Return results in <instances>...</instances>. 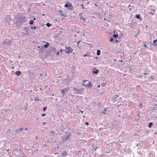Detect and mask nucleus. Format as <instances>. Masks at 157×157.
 <instances>
[{
	"instance_id": "39",
	"label": "nucleus",
	"mask_w": 157,
	"mask_h": 157,
	"mask_svg": "<svg viewBox=\"0 0 157 157\" xmlns=\"http://www.w3.org/2000/svg\"><path fill=\"white\" fill-rule=\"evenodd\" d=\"M45 124H46V123H45H45H43V125H45Z\"/></svg>"
},
{
	"instance_id": "36",
	"label": "nucleus",
	"mask_w": 157,
	"mask_h": 157,
	"mask_svg": "<svg viewBox=\"0 0 157 157\" xmlns=\"http://www.w3.org/2000/svg\"><path fill=\"white\" fill-rule=\"evenodd\" d=\"M104 111H106V108H105V109H104Z\"/></svg>"
},
{
	"instance_id": "5",
	"label": "nucleus",
	"mask_w": 157,
	"mask_h": 157,
	"mask_svg": "<svg viewBox=\"0 0 157 157\" xmlns=\"http://www.w3.org/2000/svg\"><path fill=\"white\" fill-rule=\"evenodd\" d=\"M69 90V87H67V88L63 89L61 91V92L62 94H63V95H64V94L67 92V91Z\"/></svg>"
},
{
	"instance_id": "6",
	"label": "nucleus",
	"mask_w": 157,
	"mask_h": 157,
	"mask_svg": "<svg viewBox=\"0 0 157 157\" xmlns=\"http://www.w3.org/2000/svg\"><path fill=\"white\" fill-rule=\"evenodd\" d=\"M78 15L80 16V19L82 20L83 21H85L86 20V19L82 16V13H80L78 14Z\"/></svg>"
},
{
	"instance_id": "55",
	"label": "nucleus",
	"mask_w": 157,
	"mask_h": 157,
	"mask_svg": "<svg viewBox=\"0 0 157 157\" xmlns=\"http://www.w3.org/2000/svg\"><path fill=\"white\" fill-rule=\"evenodd\" d=\"M156 40V41H157V39Z\"/></svg>"
},
{
	"instance_id": "17",
	"label": "nucleus",
	"mask_w": 157,
	"mask_h": 157,
	"mask_svg": "<svg viewBox=\"0 0 157 157\" xmlns=\"http://www.w3.org/2000/svg\"><path fill=\"white\" fill-rule=\"evenodd\" d=\"M118 36V35L117 34H114L113 35V37L114 38H117Z\"/></svg>"
},
{
	"instance_id": "25",
	"label": "nucleus",
	"mask_w": 157,
	"mask_h": 157,
	"mask_svg": "<svg viewBox=\"0 0 157 157\" xmlns=\"http://www.w3.org/2000/svg\"><path fill=\"white\" fill-rule=\"evenodd\" d=\"M80 42V41H79V42H78V44H77V46H78V47L79 48H80V47L79 46V45H78V44H79V43Z\"/></svg>"
},
{
	"instance_id": "30",
	"label": "nucleus",
	"mask_w": 157,
	"mask_h": 157,
	"mask_svg": "<svg viewBox=\"0 0 157 157\" xmlns=\"http://www.w3.org/2000/svg\"><path fill=\"white\" fill-rule=\"evenodd\" d=\"M113 40V38H111L110 39V41L111 42H112Z\"/></svg>"
},
{
	"instance_id": "43",
	"label": "nucleus",
	"mask_w": 157,
	"mask_h": 157,
	"mask_svg": "<svg viewBox=\"0 0 157 157\" xmlns=\"http://www.w3.org/2000/svg\"><path fill=\"white\" fill-rule=\"evenodd\" d=\"M116 42H118V40H116V41H115Z\"/></svg>"
},
{
	"instance_id": "18",
	"label": "nucleus",
	"mask_w": 157,
	"mask_h": 157,
	"mask_svg": "<svg viewBox=\"0 0 157 157\" xmlns=\"http://www.w3.org/2000/svg\"><path fill=\"white\" fill-rule=\"evenodd\" d=\"M98 72H99V71H98V70H96L95 71H93V73L96 74H97Z\"/></svg>"
},
{
	"instance_id": "13",
	"label": "nucleus",
	"mask_w": 157,
	"mask_h": 157,
	"mask_svg": "<svg viewBox=\"0 0 157 157\" xmlns=\"http://www.w3.org/2000/svg\"><path fill=\"white\" fill-rule=\"evenodd\" d=\"M21 74V72L20 71H17L15 73L16 75L17 76H19Z\"/></svg>"
},
{
	"instance_id": "11",
	"label": "nucleus",
	"mask_w": 157,
	"mask_h": 157,
	"mask_svg": "<svg viewBox=\"0 0 157 157\" xmlns=\"http://www.w3.org/2000/svg\"><path fill=\"white\" fill-rule=\"evenodd\" d=\"M67 153L66 151H64L61 153L62 156H66L67 155Z\"/></svg>"
},
{
	"instance_id": "35",
	"label": "nucleus",
	"mask_w": 157,
	"mask_h": 157,
	"mask_svg": "<svg viewBox=\"0 0 157 157\" xmlns=\"http://www.w3.org/2000/svg\"><path fill=\"white\" fill-rule=\"evenodd\" d=\"M87 56L86 54L85 55H84V56H84V57H85V56Z\"/></svg>"
},
{
	"instance_id": "21",
	"label": "nucleus",
	"mask_w": 157,
	"mask_h": 157,
	"mask_svg": "<svg viewBox=\"0 0 157 157\" xmlns=\"http://www.w3.org/2000/svg\"><path fill=\"white\" fill-rule=\"evenodd\" d=\"M47 108V107H45L44 108H43V110H44V111H45Z\"/></svg>"
},
{
	"instance_id": "12",
	"label": "nucleus",
	"mask_w": 157,
	"mask_h": 157,
	"mask_svg": "<svg viewBox=\"0 0 157 157\" xmlns=\"http://www.w3.org/2000/svg\"><path fill=\"white\" fill-rule=\"evenodd\" d=\"M148 44V43H147L146 42H144L143 43V44H144V48H148V47L147 46V44Z\"/></svg>"
},
{
	"instance_id": "26",
	"label": "nucleus",
	"mask_w": 157,
	"mask_h": 157,
	"mask_svg": "<svg viewBox=\"0 0 157 157\" xmlns=\"http://www.w3.org/2000/svg\"><path fill=\"white\" fill-rule=\"evenodd\" d=\"M51 133L52 134H53L54 133V131H52L51 132Z\"/></svg>"
},
{
	"instance_id": "24",
	"label": "nucleus",
	"mask_w": 157,
	"mask_h": 157,
	"mask_svg": "<svg viewBox=\"0 0 157 157\" xmlns=\"http://www.w3.org/2000/svg\"><path fill=\"white\" fill-rule=\"evenodd\" d=\"M44 157H51L50 155L49 156V155H45Z\"/></svg>"
},
{
	"instance_id": "47",
	"label": "nucleus",
	"mask_w": 157,
	"mask_h": 157,
	"mask_svg": "<svg viewBox=\"0 0 157 157\" xmlns=\"http://www.w3.org/2000/svg\"><path fill=\"white\" fill-rule=\"evenodd\" d=\"M120 62H123V61H122V60H121V61H120Z\"/></svg>"
},
{
	"instance_id": "19",
	"label": "nucleus",
	"mask_w": 157,
	"mask_h": 157,
	"mask_svg": "<svg viewBox=\"0 0 157 157\" xmlns=\"http://www.w3.org/2000/svg\"><path fill=\"white\" fill-rule=\"evenodd\" d=\"M34 21L33 20H31L30 21L29 23L30 24H32L34 23Z\"/></svg>"
},
{
	"instance_id": "38",
	"label": "nucleus",
	"mask_w": 157,
	"mask_h": 157,
	"mask_svg": "<svg viewBox=\"0 0 157 157\" xmlns=\"http://www.w3.org/2000/svg\"><path fill=\"white\" fill-rule=\"evenodd\" d=\"M81 6H82L83 9H84V7L83 5H82Z\"/></svg>"
},
{
	"instance_id": "53",
	"label": "nucleus",
	"mask_w": 157,
	"mask_h": 157,
	"mask_svg": "<svg viewBox=\"0 0 157 157\" xmlns=\"http://www.w3.org/2000/svg\"><path fill=\"white\" fill-rule=\"evenodd\" d=\"M140 77L141 78V77H142V76H141H141H140Z\"/></svg>"
},
{
	"instance_id": "37",
	"label": "nucleus",
	"mask_w": 157,
	"mask_h": 157,
	"mask_svg": "<svg viewBox=\"0 0 157 157\" xmlns=\"http://www.w3.org/2000/svg\"><path fill=\"white\" fill-rule=\"evenodd\" d=\"M46 145V144H43V147H44L45 145Z\"/></svg>"
},
{
	"instance_id": "32",
	"label": "nucleus",
	"mask_w": 157,
	"mask_h": 157,
	"mask_svg": "<svg viewBox=\"0 0 157 157\" xmlns=\"http://www.w3.org/2000/svg\"><path fill=\"white\" fill-rule=\"evenodd\" d=\"M37 29V28L36 27H33V29Z\"/></svg>"
},
{
	"instance_id": "2",
	"label": "nucleus",
	"mask_w": 157,
	"mask_h": 157,
	"mask_svg": "<svg viewBox=\"0 0 157 157\" xmlns=\"http://www.w3.org/2000/svg\"><path fill=\"white\" fill-rule=\"evenodd\" d=\"M64 6L65 7L67 8L68 10H73L74 9V7L72 3L68 1L67 2V3Z\"/></svg>"
},
{
	"instance_id": "3",
	"label": "nucleus",
	"mask_w": 157,
	"mask_h": 157,
	"mask_svg": "<svg viewBox=\"0 0 157 157\" xmlns=\"http://www.w3.org/2000/svg\"><path fill=\"white\" fill-rule=\"evenodd\" d=\"M73 49H72L70 47H65V51L67 54L72 53L73 52Z\"/></svg>"
},
{
	"instance_id": "41",
	"label": "nucleus",
	"mask_w": 157,
	"mask_h": 157,
	"mask_svg": "<svg viewBox=\"0 0 157 157\" xmlns=\"http://www.w3.org/2000/svg\"><path fill=\"white\" fill-rule=\"evenodd\" d=\"M144 75H147V74L146 73H144Z\"/></svg>"
},
{
	"instance_id": "42",
	"label": "nucleus",
	"mask_w": 157,
	"mask_h": 157,
	"mask_svg": "<svg viewBox=\"0 0 157 157\" xmlns=\"http://www.w3.org/2000/svg\"><path fill=\"white\" fill-rule=\"evenodd\" d=\"M31 28L32 29H33V27L31 26Z\"/></svg>"
},
{
	"instance_id": "10",
	"label": "nucleus",
	"mask_w": 157,
	"mask_h": 157,
	"mask_svg": "<svg viewBox=\"0 0 157 157\" xmlns=\"http://www.w3.org/2000/svg\"><path fill=\"white\" fill-rule=\"evenodd\" d=\"M23 130V128H19V129H17L15 131V132L16 133H19L20 132H21V131H22Z\"/></svg>"
},
{
	"instance_id": "34",
	"label": "nucleus",
	"mask_w": 157,
	"mask_h": 157,
	"mask_svg": "<svg viewBox=\"0 0 157 157\" xmlns=\"http://www.w3.org/2000/svg\"><path fill=\"white\" fill-rule=\"evenodd\" d=\"M53 50L54 51V50H56V48H55V47H54L53 48Z\"/></svg>"
},
{
	"instance_id": "9",
	"label": "nucleus",
	"mask_w": 157,
	"mask_h": 157,
	"mask_svg": "<svg viewBox=\"0 0 157 157\" xmlns=\"http://www.w3.org/2000/svg\"><path fill=\"white\" fill-rule=\"evenodd\" d=\"M43 42H44V43H45L46 44H44V47L45 48H48L49 46V44H48V43L47 42H45L44 41H42Z\"/></svg>"
},
{
	"instance_id": "7",
	"label": "nucleus",
	"mask_w": 157,
	"mask_h": 157,
	"mask_svg": "<svg viewBox=\"0 0 157 157\" xmlns=\"http://www.w3.org/2000/svg\"><path fill=\"white\" fill-rule=\"evenodd\" d=\"M84 90L83 88H82V89L77 90V94H82Z\"/></svg>"
},
{
	"instance_id": "54",
	"label": "nucleus",
	"mask_w": 157,
	"mask_h": 157,
	"mask_svg": "<svg viewBox=\"0 0 157 157\" xmlns=\"http://www.w3.org/2000/svg\"><path fill=\"white\" fill-rule=\"evenodd\" d=\"M100 87V86H98V87Z\"/></svg>"
},
{
	"instance_id": "48",
	"label": "nucleus",
	"mask_w": 157,
	"mask_h": 157,
	"mask_svg": "<svg viewBox=\"0 0 157 157\" xmlns=\"http://www.w3.org/2000/svg\"><path fill=\"white\" fill-rule=\"evenodd\" d=\"M25 130H27V128H25Z\"/></svg>"
},
{
	"instance_id": "28",
	"label": "nucleus",
	"mask_w": 157,
	"mask_h": 157,
	"mask_svg": "<svg viewBox=\"0 0 157 157\" xmlns=\"http://www.w3.org/2000/svg\"><path fill=\"white\" fill-rule=\"evenodd\" d=\"M63 51V49H61L60 50V52L61 53Z\"/></svg>"
},
{
	"instance_id": "4",
	"label": "nucleus",
	"mask_w": 157,
	"mask_h": 157,
	"mask_svg": "<svg viewBox=\"0 0 157 157\" xmlns=\"http://www.w3.org/2000/svg\"><path fill=\"white\" fill-rule=\"evenodd\" d=\"M12 43L11 40H9L6 39L3 42V44L4 45H10Z\"/></svg>"
},
{
	"instance_id": "14",
	"label": "nucleus",
	"mask_w": 157,
	"mask_h": 157,
	"mask_svg": "<svg viewBox=\"0 0 157 157\" xmlns=\"http://www.w3.org/2000/svg\"><path fill=\"white\" fill-rule=\"evenodd\" d=\"M136 17L137 19H140V20H142V18H140V14H137L136 15Z\"/></svg>"
},
{
	"instance_id": "51",
	"label": "nucleus",
	"mask_w": 157,
	"mask_h": 157,
	"mask_svg": "<svg viewBox=\"0 0 157 157\" xmlns=\"http://www.w3.org/2000/svg\"><path fill=\"white\" fill-rule=\"evenodd\" d=\"M25 29H26V28H25Z\"/></svg>"
},
{
	"instance_id": "15",
	"label": "nucleus",
	"mask_w": 157,
	"mask_h": 157,
	"mask_svg": "<svg viewBox=\"0 0 157 157\" xmlns=\"http://www.w3.org/2000/svg\"><path fill=\"white\" fill-rule=\"evenodd\" d=\"M100 52H101V51L100 50H97V54L98 56H99L100 55Z\"/></svg>"
},
{
	"instance_id": "52",
	"label": "nucleus",
	"mask_w": 157,
	"mask_h": 157,
	"mask_svg": "<svg viewBox=\"0 0 157 157\" xmlns=\"http://www.w3.org/2000/svg\"><path fill=\"white\" fill-rule=\"evenodd\" d=\"M95 6H97V5H96V4H95Z\"/></svg>"
},
{
	"instance_id": "31",
	"label": "nucleus",
	"mask_w": 157,
	"mask_h": 157,
	"mask_svg": "<svg viewBox=\"0 0 157 157\" xmlns=\"http://www.w3.org/2000/svg\"><path fill=\"white\" fill-rule=\"evenodd\" d=\"M156 41H157L156 40H154L153 42H154V43H156Z\"/></svg>"
},
{
	"instance_id": "20",
	"label": "nucleus",
	"mask_w": 157,
	"mask_h": 157,
	"mask_svg": "<svg viewBox=\"0 0 157 157\" xmlns=\"http://www.w3.org/2000/svg\"><path fill=\"white\" fill-rule=\"evenodd\" d=\"M34 100L36 101H39V100L37 97H36V98H34Z\"/></svg>"
},
{
	"instance_id": "45",
	"label": "nucleus",
	"mask_w": 157,
	"mask_h": 157,
	"mask_svg": "<svg viewBox=\"0 0 157 157\" xmlns=\"http://www.w3.org/2000/svg\"><path fill=\"white\" fill-rule=\"evenodd\" d=\"M14 67H12V68H13V69H14Z\"/></svg>"
},
{
	"instance_id": "1",
	"label": "nucleus",
	"mask_w": 157,
	"mask_h": 157,
	"mask_svg": "<svg viewBox=\"0 0 157 157\" xmlns=\"http://www.w3.org/2000/svg\"><path fill=\"white\" fill-rule=\"evenodd\" d=\"M82 85L86 87V88L91 89L93 87V85L90 81L87 80H85L83 81Z\"/></svg>"
},
{
	"instance_id": "16",
	"label": "nucleus",
	"mask_w": 157,
	"mask_h": 157,
	"mask_svg": "<svg viewBox=\"0 0 157 157\" xmlns=\"http://www.w3.org/2000/svg\"><path fill=\"white\" fill-rule=\"evenodd\" d=\"M153 124L152 123H150L148 125V127L149 128H151V126Z\"/></svg>"
},
{
	"instance_id": "49",
	"label": "nucleus",
	"mask_w": 157,
	"mask_h": 157,
	"mask_svg": "<svg viewBox=\"0 0 157 157\" xmlns=\"http://www.w3.org/2000/svg\"><path fill=\"white\" fill-rule=\"evenodd\" d=\"M140 106H142V104H140Z\"/></svg>"
},
{
	"instance_id": "27",
	"label": "nucleus",
	"mask_w": 157,
	"mask_h": 157,
	"mask_svg": "<svg viewBox=\"0 0 157 157\" xmlns=\"http://www.w3.org/2000/svg\"><path fill=\"white\" fill-rule=\"evenodd\" d=\"M74 90H76V92H77V90H78L76 88H74Z\"/></svg>"
},
{
	"instance_id": "8",
	"label": "nucleus",
	"mask_w": 157,
	"mask_h": 157,
	"mask_svg": "<svg viewBox=\"0 0 157 157\" xmlns=\"http://www.w3.org/2000/svg\"><path fill=\"white\" fill-rule=\"evenodd\" d=\"M70 135H68L67 136H65L64 138V141H67L68 140H70Z\"/></svg>"
},
{
	"instance_id": "22",
	"label": "nucleus",
	"mask_w": 157,
	"mask_h": 157,
	"mask_svg": "<svg viewBox=\"0 0 157 157\" xmlns=\"http://www.w3.org/2000/svg\"><path fill=\"white\" fill-rule=\"evenodd\" d=\"M56 55L57 56L58 55H59V52H56Z\"/></svg>"
},
{
	"instance_id": "46",
	"label": "nucleus",
	"mask_w": 157,
	"mask_h": 157,
	"mask_svg": "<svg viewBox=\"0 0 157 157\" xmlns=\"http://www.w3.org/2000/svg\"><path fill=\"white\" fill-rule=\"evenodd\" d=\"M42 16H44V14H43L42 15Z\"/></svg>"
},
{
	"instance_id": "23",
	"label": "nucleus",
	"mask_w": 157,
	"mask_h": 157,
	"mask_svg": "<svg viewBox=\"0 0 157 157\" xmlns=\"http://www.w3.org/2000/svg\"><path fill=\"white\" fill-rule=\"evenodd\" d=\"M48 27H49L50 26V24L49 23H47L46 25Z\"/></svg>"
},
{
	"instance_id": "40",
	"label": "nucleus",
	"mask_w": 157,
	"mask_h": 157,
	"mask_svg": "<svg viewBox=\"0 0 157 157\" xmlns=\"http://www.w3.org/2000/svg\"><path fill=\"white\" fill-rule=\"evenodd\" d=\"M80 112L82 113H83V111H80Z\"/></svg>"
},
{
	"instance_id": "29",
	"label": "nucleus",
	"mask_w": 157,
	"mask_h": 157,
	"mask_svg": "<svg viewBox=\"0 0 157 157\" xmlns=\"http://www.w3.org/2000/svg\"><path fill=\"white\" fill-rule=\"evenodd\" d=\"M46 115V114L45 113L44 114H42V115H41V116H45V115Z\"/></svg>"
},
{
	"instance_id": "50",
	"label": "nucleus",
	"mask_w": 157,
	"mask_h": 157,
	"mask_svg": "<svg viewBox=\"0 0 157 157\" xmlns=\"http://www.w3.org/2000/svg\"><path fill=\"white\" fill-rule=\"evenodd\" d=\"M130 5H129L128 7H130Z\"/></svg>"
},
{
	"instance_id": "33",
	"label": "nucleus",
	"mask_w": 157,
	"mask_h": 157,
	"mask_svg": "<svg viewBox=\"0 0 157 157\" xmlns=\"http://www.w3.org/2000/svg\"><path fill=\"white\" fill-rule=\"evenodd\" d=\"M86 125H88L89 124V123L88 122H86Z\"/></svg>"
},
{
	"instance_id": "44",
	"label": "nucleus",
	"mask_w": 157,
	"mask_h": 157,
	"mask_svg": "<svg viewBox=\"0 0 157 157\" xmlns=\"http://www.w3.org/2000/svg\"><path fill=\"white\" fill-rule=\"evenodd\" d=\"M33 20H36V18H34V19H33Z\"/></svg>"
}]
</instances>
